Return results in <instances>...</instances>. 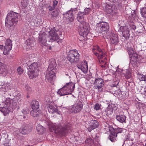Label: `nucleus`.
Instances as JSON below:
<instances>
[{
	"instance_id": "26",
	"label": "nucleus",
	"mask_w": 146,
	"mask_h": 146,
	"mask_svg": "<svg viewBox=\"0 0 146 146\" xmlns=\"http://www.w3.org/2000/svg\"><path fill=\"white\" fill-rule=\"evenodd\" d=\"M81 27H78V31L79 35L83 37V38L86 37L88 34L89 32L85 31V29L81 28Z\"/></svg>"
},
{
	"instance_id": "57",
	"label": "nucleus",
	"mask_w": 146,
	"mask_h": 146,
	"mask_svg": "<svg viewBox=\"0 0 146 146\" xmlns=\"http://www.w3.org/2000/svg\"><path fill=\"white\" fill-rule=\"evenodd\" d=\"M49 50H51L52 49V47L51 46H49Z\"/></svg>"
},
{
	"instance_id": "6",
	"label": "nucleus",
	"mask_w": 146,
	"mask_h": 146,
	"mask_svg": "<svg viewBox=\"0 0 146 146\" xmlns=\"http://www.w3.org/2000/svg\"><path fill=\"white\" fill-rule=\"evenodd\" d=\"M80 54L76 49L70 50L66 57L67 59L71 64L78 62L79 60Z\"/></svg>"
},
{
	"instance_id": "23",
	"label": "nucleus",
	"mask_w": 146,
	"mask_h": 146,
	"mask_svg": "<svg viewBox=\"0 0 146 146\" xmlns=\"http://www.w3.org/2000/svg\"><path fill=\"white\" fill-rule=\"evenodd\" d=\"M114 6L108 5L106 6V11L107 13L112 14L113 13H116Z\"/></svg>"
},
{
	"instance_id": "1",
	"label": "nucleus",
	"mask_w": 146,
	"mask_h": 146,
	"mask_svg": "<svg viewBox=\"0 0 146 146\" xmlns=\"http://www.w3.org/2000/svg\"><path fill=\"white\" fill-rule=\"evenodd\" d=\"M58 31L56 30L54 28L52 29L49 33L46 34L45 32L40 31L39 36L38 42L42 46H46L47 44V39L49 42H52L59 39V36L57 33Z\"/></svg>"
},
{
	"instance_id": "54",
	"label": "nucleus",
	"mask_w": 146,
	"mask_h": 146,
	"mask_svg": "<svg viewBox=\"0 0 146 146\" xmlns=\"http://www.w3.org/2000/svg\"><path fill=\"white\" fill-rule=\"evenodd\" d=\"M95 140L97 142H98V138L97 136L96 135V137L95 138Z\"/></svg>"
},
{
	"instance_id": "52",
	"label": "nucleus",
	"mask_w": 146,
	"mask_h": 146,
	"mask_svg": "<svg viewBox=\"0 0 146 146\" xmlns=\"http://www.w3.org/2000/svg\"><path fill=\"white\" fill-rule=\"evenodd\" d=\"M48 8L49 10L51 11H52V10L54 9H55V8H54V7H53V6L52 7L51 5H49L48 6Z\"/></svg>"
},
{
	"instance_id": "27",
	"label": "nucleus",
	"mask_w": 146,
	"mask_h": 146,
	"mask_svg": "<svg viewBox=\"0 0 146 146\" xmlns=\"http://www.w3.org/2000/svg\"><path fill=\"white\" fill-rule=\"evenodd\" d=\"M78 67L84 73L86 72L88 70V66L87 63L84 62L81 64L80 65L78 66Z\"/></svg>"
},
{
	"instance_id": "12",
	"label": "nucleus",
	"mask_w": 146,
	"mask_h": 146,
	"mask_svg": "<svg viewBox=\"0 0 146 146\" xmlns=\"http://www.w3.org/2000/svg\"><path fill=\"white\" fill-rule=\"evenodd\" d=\"M57 64L56 60L54 58L49 60V66L48 68V71H50V73L54 74L56 72V67Z\"/></svg>"
},
{
	"instance_id": "46",
	"label": "nucleus",
	"mask_w": 146,
	"mask_h": 146,
	"mask_svg": "<svg viewBox=\"0 0 146 146\" xmlns=\"http://www.w3.org/2000/svg\"><path fill=\"white\" fill-rule=\"evenodd\" d=\"M139 77V79L140 80L146 81V75H144L143 74H141L140 75Z\"/></svg>"
},
{
	"instance_id": "16",
	"label": "nucleus",
	"mask_w": 146,
	"mask_h": 146,
	"mask_svg": "<svg viewBox=\"0 0 146 146\" xmlns=\"http://www.w3.org/2000/svg\"><path fill=\"white\" fill-rule=\"evenodd\" d=\"M12 41L10 39H7L5 42V45L4 46L3 54L5 55L8 54L9 52L11 49L12 47Z\"/></svg>"
},
{
	"instance_id": "25",
	"label": "nucleus",
	"mask_w": 146,
	"mask_h": 146,
	"mask_svg": "<svg viewBox=\"0 0 146 146\" xmlns=\"http://www.w3.org/2000/svg\"><path fill=\"white\" fill-rule=\"evenodd\" d=\"M117 135L114 131H110V133L108 137L109 139L112 142H115L116 140V138Z\"/></svg>"
},
{
	"instance_id": "48",
	"label": "nucleus",
	"mask_w": 146,
	"mask_h": 146,
	"mask_svg": "<svg viewBox=\"0 0 146 146\" xmlns=\"http://www.w3.org/2000/svg\"><path fill=\"white\" fill-rule=\"evenodd\" d=\"M101 106V104H99L96 103L95 105L94 108L95 110H98L100 109V106Z\"/></svg>"
},
{
	"instance_id": "17",
	"label": "nucleus",
	"mask_w": 146,
	"mask_h": 146,
	"mask_svg": "<svg viewBox=\"0 0 146 146\" xmlns=\"http://www.w3.org/2000/svg\"><path fill=\"white\" fill-rule=\"evenodd\" d=\"M75 84L72 82L67 83L63 86L64 88L66 89L70 94H71L72 92L74 91L75 88Z\"/></svg>"
},
{
	"instance_id": "30",
	"label": "nucleus",
	"mask_w": 146,
	"mask_h": 146,
	"mask_svg": "<svg viewBox=\"0 0 146 146\" xmlns=\"http://www.w3.org/2000/svg\"><path fill=\"white\" fill-rule=\"evenodd\" d=\"M9 89V88L7 84H4L2 85L1 87V89L2 91L5 92V93L4 94V97L5 96H6V97H9L8 96H11V95L9 94L8 92H7V91Z\"/></svg>"
},
{
	"instance_id": "15",
	"label": "nucleus",
	"mask_w": 146,
	"mask_h": 146,
	"mask_svg": "<svg viewBox=\"0 0 146 146\" xmlns=\"http://www.w3.org/2000/svg\"><path fill=\"white\" fill-rule=\"evenodd\" d=\"M33 126L32 124L27 125L24 127L20 128L19 132L24 135L29 133L32 131Z\"/></svg>"
},
{
	"instance_id": "21",
	"label": "nucleus",
	"mask_w": 146,
	"mask_h": 146,
	"mask_svg": "<svg viewBox=\"0 0 146 146\" xmlns=\"http://www.w3.org/2000/svg\"><path fill=\"white\" fill-rule=\"evenodd\" d=\"M48 109V111L50 113H57L59 114H60V112L58 111V107L56 106L49 104Z\"/></svg>"
},
{
	"instance_id": "39",
	"label": "nucleus",
	"mask_w": 146,
	"mask_h": 146,
	"mask_svg": "<svg viewBox=\"0 0 146 146\" xmlns=\"http://www.w3.org/2000/svg\"><path fill=\"white\" fill-rule=\"evenodd\" d=\"M130 63L134 67H137V60L130 59Z\"/></svg>"
},
{
	"instance_id": "32",
	"label": "nucleus",
	"mask_w": 146,
	"mask_h": 146,
	"mask_svg": "<svg viewBox=\"0 0 146 146\" xmlns=\"http://www.w3.org/2000/svg\"><path fill=\"white\" fill-rule=\"evenodd\" d=\"M57 93L61 96L70 94L66 89L64 88V87L58 90Z\"/></svg>"
},
{
	"instance_id": "7",
	"label": "nucleus",
	"mask_w": 146,
	"mask_h": 146,
	"mask_svg": "<svg viewBox=\"0 0 146 146\" xmlns=\"http://www.w3.org/2000/svg\"><path fill=\"white\" fill-rule=\"evenodd\" d=\"M92 9L90 8H86L84 11H79L77 14V17L76 18L77 20L80 23H82L84 22V16L88 15L91 12Z\"/></svg>"
},
{
	"instance_id": "40",
	"label": "nucleus",
	"mask_w": 146,
	"mask_h": 146,
	"mask_svg": "<svg viewBox=\"0 0 146 146\" xmlns=\"http://www.w3.org/2000/svg\"><path fill=\"white\" fill-rule=\"evenodd\" d=\"M141 14L144 18L146 19V8L143 7L141 9Z\"/></svg>"
},
{
	"instance_id": "24",
	"label": "nucleus",
	"mask_w": 146,
	"mask_h": 146,
	"mask_svg": "<svg viewBox=\"0 0 146 146\" xmlns=\"http://www.w3.org/2000/svg\"><path fill=\"white\" fill-rule=\"evenodd\" d=\"M41 111L39 109H33L31 111V115L34 117H36L39 116L41 114Z\"/></svg>"
},
{
	"instance_id": "34",
	"label": "nucleus",
	"mask_w": 146,
	"mask_h": 146,
	"mask_svg": "<svg viewBox=\"0 0 146 146\" xmlns=\"http://www.w3.org/2000/svg\"><path fill=\"white\" fill-rule=\"evenodd\" d=\"M36 128L37 131L39 134H42L45 131V128L39 124L37 125Z\"/></svg>"
},
{
	"instance_id": "49",
	"label": "nucleus",
	"mask_w": 146,
	"mask_h": 146,
	"mask_svg": "<svg viewBox=\"0 0 146 146\" xmlns=\"http://www.w3.org/2000/svg\"><path fill=\"white\" fill-rule=\"evenodd\" d=\"M54 76L53 74H47V78L48 80H52L53 77H54Z\"/></svg>"
},
{
	"instance_id": "3",
	"label": "nucleus",
	"mask_w": 146,
	"mask_h": 146,
	"mask_svg": "<svg viewBox=\"0 0 146 146\" xmlns=\"http://www.w3.org/2000/svg\"><path fill=\"white\" fill-rule=\"evenodd\" d=\"M93 52L97 57L101 67L103 70L106 68V60L107 56L106 55L104 50L102 49L97 45L94 46L92 48Z\"/></svg>"
},
{
	"instance_id": "51",
	"label": "nucleus",
	"mask_w": 146,
	"mask_h": 146,
	"mask_svg": "<svg viewBox=\"0 0 146 146\" xmlns=\"http://www.w3.org/2000/svg\"><path fill=\"white\" fill-rule=\"evenodd\" d=\"M58 3V1L56 0H54L53 1V6L54 8H55L56 6L57 5Z\"/></svg>"
},
{
	"instance_id": "13",
	"label": "nucleus",
	"mask_w": 146,
	"mask_h": 146,
	"mask_svg": "<svg viewBox=\"0 0 146 146\" xmlns=\"http://www.w3.org/2000/svg\"><path fill=\"white\" fill-rule=\"evenodd\" d=\"M110 44L112 45H118L119 44L118 35L113 33H111L110 35Z\"/></svg>"
},
{
	"instance_id": "44",
	"label": "nucleus",
	"mask_w": 146,
	"mask_h": 146,
	"mask_svg": "<svg viewBox=\"0 0 146 146\" xmlns=\"http://www.w3.org/2000/svg\"><path fill=\"white\" fill-rule=\"evenodd\" d=\"M111 108V110H115L117 109V107L114 104H110L108 106V108Z\"/></svg>"
},
{
	"instance_id": "22",
	"label": "nucleus",
	"mask_w": 146,
	"mask_h": 146,
	"mask_svg": "<svg viewBox=\"0 0 146 146\" xmlns=\"http://www.w3.org/2000/svg\"><path fill=\"white\" fill-rule=\"evenodd\" d=\"M90 123V126L88 128V131L89 132H91L92 130L98 127L99 125V123L96 120H92Z\"/></svg>"
},
{
	"instance_id": "36",
	"label": "nucleus",
	"mask_w": 146,
	"mask_h": 146,
	"mask_svg": "<svg viewBox=\"0 0 146 146\" xmlns=\"http://www.w3.org/2000/svg\"><path fill=\"white\" fill-rule=\"evenodd\" d=\"M35 42L34 39L32 38H31L27 39L26 41V44L27 46H32L34 42Z\"/></svg>"
},
{
	"instance_id": "4",
	"label": "nucleus",
	"mask_w": 146,
	"mask_h": 146,
	"mask_svg": "<svg viewBox=\"0 0 146 146\" xmlns=\"http://www.w3.org/2000/svg\"><path fill=\"white\" fill-rule=\"evenodd\" d=\"M6 100L4 103L3 102L4 106L0 107V111L2 112L5 115L8 114L11 110L15 108L17 106L16 101L13 99H10V98L5 96Z\"/></svg>"
},
{
	"instance_id": "29",
	"label": "nucleus",
	"mask_w": 146,
	"mask_h": 146,
	"mask_svg": "<svg viewBox=\"0 0 146 146\" xmlns=\"http://www.w3.org/2000/svg\"><path fill=\"white\" fill-rule=\"evenodd\" d=\"M116 118L117 120L120 123L125 122L126 117L124 115H117Z\"/></svg>"
},
{
	"instance_id": "37",
	"label": "nucleus",
	"mask_w": 146,
	"mask_h": 146,
	"mask_svg": "<svg viewBox=\"0 0 146 146\" xmlns=\"http://www.w3.org/2000/svg\"><path fill=\"white\" fill-rule=\"evenodd\" d=\"M111 128H113V131H114L115 133H117V135L118 133H121L123 132V129L122 128L118 127L117 128L114 129L113 127H112L110 126L109 127V129L110 131V129Z\"/></svg>"
},
{
	"instance_id": "61",
	"label": "nucleus",
	"mask_w": 146,
	"mask_h": 146,
	"mask_svg": "<svg viewBox=\"0 0 146 146\" xmlns=\"http://www.w3.org/2000/svg\"><path fill=\"white\" fill-rule=\"evenodd\" d=\"M4 146H5V145H4ZM7 146V145H6V146Z\"/></svg>"
},
{
	"instance_id": "19",
	"label": "nucleus",
	"mask_w": 146,
	"mask_h": 146,
	"mask_svg": "<svg viewBox=\"0 0 146 146\" xmlns=\"http://www.w3.org/2000/svg\"><path fill=\"white\" fill-rule=\"evenodd\" d=\"M118 31L119 32H121L122 35L125 38L129 37V30L126 26L120 27Z\"/></svg>"
},
{
	"instance_id": "42",
	"label": "nucleus",
	"mask_w": 146,
	"mask_h": 146,
	"mask_svg": "<svg viewBox=\"0 0 146 146\" xmlns=\"http://www.w3.org/2000/svg\"><path fill=\"white\" fill-rule=\"evenodd\" d=\"M124 76L126 79H128L131 78V72L129 70H127L126 71V73L124 74Z\"/></svg>"
},
{
	"instance_id": "50",
	"label": "nucleus",
	"mask_w": 146,
	"mask_h": 146,
	"mask_svg": "<svg viewBox=\"0 0 146 146\" xmlns=\"http://www.w3.org/2000/svg\"><path fill=\"white\" fill-rule=\"evenodd\" d=\"M18 73L19 75H20L23 73V70L22 69L21 67H19L17 69Z\"/></svg>"
},
{
	"instance_id": "10",
	"label": "nucleus",
	"mask_w": 146,
	"mask_h": 146,
	"mask_svg": "<svg viewBox=\"0 0 146 146\" xmlns=\"http://www.w3.org/2000/svg\"><path fill=\"white\" fill-rule=\"evenodd\" d=\"M26 64L27 66V69L28 70V74L29 76V78L32 79L34 77L35 71L38 68V64L36 62H34L30 65H29V62Z\"/></svg>"
},
{
	"instance_id": "56",
	"label": "nucleus",
	"mask_w": 146,
	"mask_h": 146,
	"mask_svg": "<svg viewBox=\"0 0 146 146\" xmlns=\"http://www.w3.org/2000/svg\"><path fill=\"white\" fill-rule=\"evenodd\" d=\"M3 47V45H0V50H2Z\"/></svg>"
},
{
	"instance_id": "9",
	"label": "nucleus",
	"mask_w": 146,
	"mask_h": 146,
	"mask_svg": "<svg viewBox=\"0 0 146 146\" xmlns=\"http://www.w3.org/2000/svg\"><path fill=\"white\" fill-rule=\"evenodd\" d=\"M96 30L99 32H107L109 29V24L106 22L101 21L96 25Z\"/></svg>"
},
{
	"instance_id": "8",
	"label": "nucleus",
	"mask_w": 146,
	"mask_h": 146,
	"mask_svg": "<svg viewBox=\"0 0 146 146\" xmlns=\"http://www.w3.org/2000/svg\"><path fill=\"white\" fill-rule=\"evenodd\" d=\"M77 8H71L70 10L67 11L65 13L63 14L64 18L66 19V21L68 23L72 22L74 19L73 12L75 13L77 11Z\"/></svg>"
},
{
	"instance_id": "35",
	"label": "nucleus",
	"mask_w": 146,
	"mask_h": 146,
	"mask_svg": "<svg viewBox=\"0 0 146 146\" xmlns=\"http://www.w3.org/2000/svg\"><path fill=\"white\" fill-rule=\"evenodd\" d=\"M134 48H128V53L130 57H131L135 52V49L137 48V46L135 44H134L133 45Z\"/></svg>"
},
{
	"instance_id": "59",
	"label": "nucleus",
	"mask_w": 146,
	"mask_h": 146,
	"mask_svg": "<svg viewBox=\"0 0 146 146\" xmlns=\"http://www.w3.org/2000/svg\"><path fill=\"white\" fill-rule=\"evenodd\" d=\"M1 61L0 60V64H3V63H2L1 62ZM1 65H0V66Z\"/></svg>"
},
{
	"instance_id": "41",
	"label": "nucleus",
	"mask_w": 146,
	"mask_h": 146,
	"mask_svg": "<svg viewBox=\"0 0 146 146\" xmlns=\"http://www.w3.org/2000/svg\"><path fill=\"white\" fill-rule=\"evenodd\" d=\"M105 113L106 115H111L112 114L113 112V110H111V108H108V106L105 110Z\"/></svg>"
},
{
	"instance_id": "33",
	"label": "nucleus",
	"mask_w": 146,
	"mask_h": 146,
	"mask_svg": "<svg viewBox=\"0 0 146 146\" xmlns=\"http://www.w3.org/2000/svg\"><path fill=\"white\" fill-rule=\"evenodd\" d=\"M78 27H81L82 28L85 29V31H87L89 32L90 27L88 23L84 22V23H81L79 25Z\"/></svg>"
},
{
	"instance_id": "45",
	"label": "nucleus",
	"mask_w": 146,
	"mask_h": 146,
	"mask_svg": "<svg viewBox=\"0 0 146 146\" xmlns=\"http://www.w3.org/2000/svg\"><path fill=\"white\" fill-rule=\"evenodd\" d=\"M131 59H132L137 60L138 57V55L135 52L130 57Z\"/></svg>"
},
{
	"instance_id": "20",
	"label": "nucleus",
	"mask_w": 146,
	"mask_h": 146,
	"mask_svg": "<svg viewBox=\"0 0 146 146\" xmlns=\"http://www.w3.org/2000/svg\"><path fill=\"white\" fill-rule=\"evenodd\" d=\"M22 114L18 115V118L21 121H23L28 118L29 113L28 110H23L22 111Z\"/></svg>"
},
{
	"instance_id": "47",
	"label": "nucleus",
	"mask_w": 146,
	"mask_h": 146,
	"mask_svg": "<svg viewBox=\"0 0 146 146\" xmlns=\"http://www.w3.org/2000/svg\"><path fill=\"white\" fill-rule=\"evenodd\" d=\"M111 1L114 3H115V5H120L121 3V0H111Z\"/></svg>"
},
{
	"instance_id": "5",
	"label": "nucleus",
	"mask_w": 146,
	"mask_h": 146,
	"mask_svg": "<svg viewBox=\"0 0 146 146\" xmlns=\"http://www.w3.org/2000/svg\"><path fill=\"white\" fill-rule=\"evenodd\" d=\"M19 16L18 13L13 11H11L8 13L6 17V25L8 28L16 26L17 24Z\"/></svg>"
},
{
	"instance_id": "55",
	"label": "nucleus",
	"mask_w": 146,
	"mask_h": 146,
	"mask_svg": "<svg viewBox=\"0 0 146 146\" xmlns=\"http://www.w3.org/2000/svg\"><path fill=\"white\" fill-rule=\"evenodd\" d=\"M137 3H139L141 0H135Z\"/></svg>"
},
{
	"instance_id": "43",
	"label": "nucleus",
	"mask_w": 146,
	"mask_h": 146,
	"mask_svg": "<svg viewBox=\"0 0 146 146\" xmlns=\"http://www.w3.org/2000/svg\"><path fill=\"white\" fill-rule=\"evenodd\" d=\"M59 13V11L58 10H56L52 12L51 15L53 17H56Z\"/></svg>"
},
{
	"instance_id": "60",
	"label": "nucleus",
	"mask_w": 146,
	"mask_h": 146,
	"mask_svg": "<svg viewBox=\"0 0 146 146\" xmlns=\"http://www.w3.org/2000/svg\"><path fill=\"white\" fill-rule=\"evenodd\" d=\"M27 146H31L30 145H28Z\"/></svg>"
},
{
	"instance_id": "2",
	"label": "nucleus",
	"mask_w": 146,
	"mask_h": 146,
	"mask_svg": "<svg viewBox=\"0 0 146 146\" xmlns=\"http://www.w3.org/2000/svg\"><path fill=\"white\" fill-rule=\"evenodd\" d=\"M71 128V125L69 123H67L62 125H58L56 126L53 125L50 127L49 129L50 131L52 132L53 131L57 136L61 137L66 136L68 130Z\"/></svg>"
},
{
	"instance_id": "38",
	"label": "nucleus",
	"mask_w": 146,
	"mask_h": 146,
	"mask_svg": "<svg viewBox=\"0 0 146 146\" xmlns=\"http://www.w3.org/2000/svg\"><path fill=\"white\" fill-rule=\"evenodd\" d=\"M85 142L86 143L91 146L93 145L94 143V140L90 137L87 138L85 140Z\"/></svg>"
},
{
	"instance_id": "31",
	"label": "nucleus",
	"mask_w": 146,
	"mask_h": 146,
	"mask_svg": "<svg viewBox=\"0 0 146 146\" xmlns=\"http://www.w3.org/2000/svg\"><path fill=\"white\" fill-rule=\"evenodd\" d=\"M0 73L4 74L5 75L7 74V68L6 66L3 64H0Z\"/></svg>"
},
{
	"instance_id": "11",
	"label": "nucleus",
	"mask_w": 146,
	"mask_h": 146,
	"mask_svg": "<svg viewBox=\"0 0 146 146\" xmlns=\"http://www.w3.org/2000/svg\"><path fill=\"white\" fill-rule=\"evenodd\" d=\"M83 105L82 102L80 100H78L73 105L70 111L73 113H78L81 111L82 109Z\"/></svg>"
},
{
	"instance_id": "28",
	"label": "nucleus",
	"mask_w": 146,
	"mask_h": 146,
	"mask_svg": "<svg viewBox=\"0 0 146 146\" xmlns=\"http://www.w3.org/2000/svg\"><path fill=\"white\" fill-rule=\"evenodd\" d=\"M31 107L32 109H39V102L35 100L32 101L31 102Z\"/></svg>"
},
{
	"instance_id": "58",
	"label": "nucleus",
	"mask_w": 146,
	"mask_h": 146,
	"mask_svg": "<svg viewBox=\"0 0 146 146\" xmlns=\"http://www.w3.org/2000/svg\"><path fill=\"white\" fill-rule=\"evenodd\" d=\"M3 0H0V4H1L2 1Z\"/></svg>"
},
{
	"instance_id": "14",
	"label": "nucleus",
	"mask_w": 146,
	"mask_h": 146,
	"mask_svg": "<svg viewBox=\"0 0 146 146\" xmlns=\"http://www.w3.org/2000/svg\"><path fill=\"white\" fill-rule=\"evenodd\" d=\"M98 76V74L96 75L95 77V80L94 84L99 90L103 86L104 82L102 78H99Z\"/></svg>"
},
{
	"instance_id": "53",
	"label": "nucleus",
	"mask_w": 146,
	"mask_h": 146,
	"mask_svg": "<svg viewBox=\"0 0 146 146\" xmlns=\"http://www.w3.org/2000/svg\"><path fill=\"white\" fill-rule=\"evenodd\" d=\"M144 94L145 95H146V86L145 87L144 89Z\"/></svg>"
},
{
	"instance_id": "18",
	"label": "nucleus",
	"mask_w": 146,
	"mask_h": 146,
	"mask_svg": "<svg viewBox=\"0 0 146 146\" xmlns=\"http://www.w3.org/2000/svg\"><path fill=\"white\" fill-rule=\"evenodd\" d=\"M135 17V14H131L128 17L127 19L131 29L133 30H135L136 29V27L134 25V23L133 22Z\"/></svg>"
}]
</instances>
